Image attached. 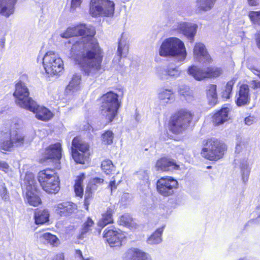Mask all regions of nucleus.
<instances>
[{"label":"nucleus","mask_w":260,"mask_h":260,"mask_svg":"<svg viewBox=\"0 0 260 260\" xmlns=\"http://www.w3.org/2000/svg\"><path fill=\"white\" fill-rule=\"evenodd\" d=\"M94 29L85 24L69 27L60 36L71 38L72 44L69 57L80 66L84 74L90 77L98 76L102 70L103 53L96 40L93 37Z\"/></svg>","instance_id":"f257e3e1"},{"label":"nucleus","mask_w":260,"mask_h":260,"mask_svg":"<svg viewBox=\"0 0 260 260\" xmlns=\"http://www.w3.org/2000/svg\"><path fill=\"white\" fill-rule=\"evenodd\" d=\"M161 56H172L178 61L184 60L187 53L183 42L177 38H170L165 40L159 49Z\"/></svg>","instance_id":"f03ea898"},{"label":"nucleus","mask_w":260,"mask_h":260,"mask_svg":"<svg viewBox=\"0 0 260 260\" xmlns=\"http://www.w3.org/2000/svg\"><path fill=\"white\" fill-rule=\"evenodd\" d=\"M118 95L113 92H108L101 98L100 111L101 114L111 122L117 115L118 110L120 106Z\"/></svg>","instance_id":"7ed1b4c3"},{"label":"nucleus","mask_w":260,"mask_h":260,"mask_svg":"<svg viewBox=\"0 0 260 260\" xmlns=\"http://www.w3.org/2000/svg\"><path fill=\"white\" fill-rule=\"evenodd\" d=\"M38 179L44 191L56 193L59 190V178L53 170L46 169L38 173Z\"/></svg>","instance_id":"20e7f679"},{"label":"nucleus","mask_w":260,"mask_h":260,"mask_svg":"<svg viewBox=\"0 0 260 260\" xmlns=\"http://www.w3.org/2000/svg\"><path fill=\"white\" fill-rule=\"evenodd\" d=\"M46 72L50 75H59L64 69V64L59 55L53 51H48L43 59Z\"/></svg>","instance_id":"39448f33"},{"label":"nucleus","mask_w":260,"mask_h":260,"mask_svg":"<svg viewBox=\"0 0 260 260\" xmlns=\"http://www.w3.org/2000/svg\"><path fill=\"white\" fill-rule=\"evenodd\" d=\"M225 146L215 138L207 141L201 151V155L210 160H216L222 157L225 150Z\"/></svg>","instance_id":"423d86ee"},{"label":"nucleus","mask_w":260,"mask_h":260,"mask_svg":"<svg viewBox=\"0 0 260 260\" xmlns=\"http://www.w3.org/2000/svg\"><path fill=\"white\" fill-rule=\"evenodd\" d=\"M192 119V115L190 112L180 111L172 117L170 122V130L176 134H181L189 127Z\"/></svg>","instance_id":"0eeeda50"},{"label":"nucleus","mask_w":260,"mask_h":260,"mask_svg":"<svg viewBox=\"0 0 260 260\" xmlns=\"http://www.w3.org/2000/svg\"><path fill=\"white\" fill-rule=\"evenodd\" d=\"M114 6V2L110 0H91L89 13L92 17L112 16Z\"/></svg>","instance_id":"6e6552de"},{"label":"nucleus","mask_w":260,"mask_h":260,"mask_svg":"<svg viewBox=\"0 0 260 260\" xmlns=\"http://www.w3.org/2000/svg\"><path fill=\"white\" fill-rule=\"evenodd\" d=\"M29 94L28 89L24 83L20 81L16 84L13 95L17 105L25 109L29 105H35V101L29 96Z\"/></svg>","instance_id":"1a4fd4ad"},{"label":"nucleus","mask_w":260,"mask_h":260,"mask_svg":"<svg viewBox=\"0 0 260 260\" xmlns=\"http://www.w3.org/2000/svg\"><path fill=\"white\" fill-rule=\"evenodd\" d=\"M188 73L196 80L200 81L205 78L217 77L222 73V71L217 67H210L202 69L192 66L188 68Z\"/></svg>","instance_id":"9d476101"},{"label":"nucleus","mask_w":260,"mask_h":260,"mask_svg":"<svg viewBox=\"0 0 260 260\" xmlns=\"http://www.w3.org/2000/svg\"><path fill=\"white\" fill-rule=\"evenodd\" d=\"M177 181L171 177H161L156 183L157 192L162 196L169 197L174 194L178 188Z\"/></svg>","instance_id":"9b49d317"},{"label":"nucleus","mask_w":260,"mask_h":260,"mask_svg":"<svg viewBox=\"0 0 260 260\" xmlns=\"http://www.w3.org/2000/svg\"><path fill=\"white\" fill-rule=\"evenodd\" d=\"M88 149V145L79 137L75 138L72 141V155L75 161L78 164H84L85 159L84 153Z\"/></svg>","instance_id":"f8f14e48"},{"label":"nucleus","mask_w":260,"mask_h":260,"mask_svg":"<svg viewBox=\"0 0 260 260\" xmlns=\"http://www.w3.org/2000/svg\"><path fill=\"white\" fill-rule=\"evenodd\" d=\"M197 28V24L184 21H177L172 26V30L182 33L191 42L193 41Z\"/></svg>","instance_id":"ddd939ff"},{"label":"nucleus","mask_w":260,"mask_h":260,"mask_svg":"<svg viewBox=\"0 0 260 260\" xmlns=\"http://www.w3.org/2000/svg\"><path fill=\"white\" fill-rule=\"evenodd\" d=\"M182 71L178 67L173 64H169L167 66L160 67L157 69V76L162 80H168L170 78L176 79L179 77Z\"/></svg>","instance_id":"4468645a"},{"label":"nucleus","mask_w":260,"mask_h":260,"mask_svg":"<svg viewBox=\"0 0 260 260\" xmlns=\"http://www.w3.org/2000/svg\"><path fill=\"white\" fill-rule=\"evenodd\" d=\"M249 85L242 84L240 85L235 96V101L239 107L249 104L250 101V94Z\"/></svg>","instance_id":"2eb2a0df"},{"label":"nucleus","mask_w":260,"mask_h":260,"mask_svg":"<svg viewBox=\"0 0 260 260\" xmlns=\"http://www.w3.org/2000/svg\"><path fill=\"white\" fill-rule=\"evenodd\" d=\"M20 125V122L17 120L13 121L11 124L10 134L13 147L21 146L24 143V136L16 130L19 128Z\"/></svg>","instance_id":"dca6fc26"},{"label":"nucleus","mask_w":260,"mask_h":260,"mask_svg":"<svg viewBox=\"0 0 260 260\" xmlns=\"http://www.w3.org/2000/svg\"><path fill=\"white\" fill-rule=\"evenodd\" d=\"M124 236L120 232L113 230H106L103 236L104 239L111 247L119 246L121 245V240Z\"/></svg>","instance_id":"f3484780"},{"label":"nucleus","mask_w":260,"mask_h":260,"mask_svg":"<svg viewBox=\"0 0 260 260\" xmlns=\"http://www.w3.org/2000/svg\"><path fill=\"white\" fill-rule=\"evenodd\" d=\"M35 105H29L26 109L36 114V118L40 120L48 121L53 117V114L44 107L39 106L35 101Z\"/></svg>","instance_id":"a211bd4d"},{"label":"nucleus","mask_w":260,"mask_h":260,"mask_svg":"<svg viewBox=\"0 0 260 260\" xmlns=\"http://www.w3.org/2000/svg\"><path fill=\"white\" fill-rule=\"evenodd\" d=\"M193 52L194 59L199 62H209L211 59L205 45L202 43H196Z\"/></svg>","instance_id":"6ab92c4d"},{"label":"nucleus","mask_w":260,"mask_h":260,"mask_svg":"<svg viewBox=\"0 0 260 260\" xmlns=\"http://www.w3.org/2000/svg\"><path fill=\"white\" fill-rule=\"evenodd\" d=\"M17 0H0V14L8 17L13 14Z\"/></svg>","instance_id":"aec40b11"},{"label":"nucleus","mask_w":260,"mask_h":260,"mask_svg":"<svg viewBox=\"0 0 260 260\" xmlns=\"http://www.w3.org/2000/svg\"><path fill=\"white\" fill-rule=\"evenodd\" d=\"M155 167L157 170L162 171H173L179 168V166L173 160L167 158H162L158 160Z\"/></svg>","instance_id":"412c9836"},{"label":"nucleus","mask_w":260,"mask_h":260,"mask_svg":"<svg viewBox=\"0 0 260 260\" xmlns=\"http://www.w3.org/2000/svg\"><path fill=\"white\" fill-rule=\"evenodd\" d=\"M45 155L47 159L59 160L61 157V144L57 143L50 145L46 149Z\"/></svg>","instance_id":"4be33fe9"},{"label":"nucleus","mask_w":260,"mask_h":260,"mask_svg":"<svg viewBox=\"0 0 260 260\" xmlns=\"http://www.w3.org/2000/svg\"><path fill=\"white\" fill-rule=\"evenodd\" d=\"M229 108H222L217 111L213 116V123L215 125H219L229 119Z\"/></svg>","instance_id":"5701e85b"},{"label":"nucleus","mask_w":260,"mask_h":260,"mask_svg":"<svg viewBox=\"0 0 260 260\" xmlns=\"http://www.w3.org/2000/svg\"><path fill=\"white\" fill-rule=\"evenodd\" d=\"M76 207L74 204L66 202L57 205L56 212L60 216H67L73 213Z\"/></svg>","instance_id":"b1692460"},{"label":"nucleus","mask_w":260,"mask_h":260,"mask_svg":"<svg viewBox=\"0 0 260 260\" xmlns=\"http://www.w3.org/2000/svg\"><path fill=\"white\" fill-rule=\"evenodd\" d=\"M114 212V208L113 207H109L107 208L106 213L102 215V218L98 222V225L102 228H104L108 224L113 222L112 215Z\"/></svg>","instance_id":"393cba45"},{"label":"nucleus","mask_w":260,"mask_h":260,"mask_svg":"<svg viewBox=\"0 0 260 260\" xmlns=\"http://www.w3.org/2000/svg\"><path fill=\"white\" fill-rule=\"evenodd\" d=\"M207 96L210 105L214 106L217 102L216 85L211 84L207 89Z\"/></svg>","instance_id":"a878e982"},{"label":"nucleus","mask_w":260,"mask_h":260,"mask_svg":"<svg viewBox=\"0 0 260 260\" xmlns=\"http://www.w3.org/2000/svg\"><path fill=\"white\" fill-rule=\"evenodd\" d=\"M49 213L46 210H37L35 213L34 218L37 224H42L49 220Z\"/></svg>","instance_id":"bb28decb"},{"label":"nucleus","mask_w":260,"mask_h":260,"mask_svg":"<svg viewBox=\"0 0 260 260\" xmlns=\"http://www.w3.org/2000/svg\"><path fill=\"white\" fill-rule=\"evenodd\" d=\"M12 148L11 135L10 133H5L0 137V149L8 151Z\"/></svg>","instance_id":"cd10ccee"},{"label":"nucleus","mask_w":260,"mask_h":260,"mask_svg":"<svg viewBox=\"0 0 260 260\" xmlns=\"http://www.w3.org/2000/svg\"><path fill=\"white\" fill-rule=\"evenodd\" d=\"M164 228L157 229L147 240V242L150 245L158 244L162 241L161 235Z\"/></svg>","instance_id":"c85d7f7f"},{"label":"nucleus","mask_w":260,"mask_h":260,"mask_svg":"<svg viewBox=\"0 0 260 260\" xmlns=\"http://www.w3.org/2000/svg\"><path fill=\"white\" fill-rule=\"evenodd\" d=\"M173 91L171 89L161 88L158 93V98L160 101L168 103L173 99Z\"/></svg>","instance_id":"c756f323"},{"label":"nucleus","mask_w":260,"mask_h":260,"mask_svg":"<svg viewBox=\"0 0 260 260\" xmlns=\"http://www.w3.org/2000/svg\"><path fill=\"white\" fill-rule=\"evenodd\" d=\"M26 200L28 203L31 206H37L41 203V200L36 191H27L26 193Z\"/></svg>","instance_id":"7c9ffc66"},{"label":"nucleus","mask_w":260,"mask_h":260,"mask_svg":"<svg viewBox=\"0 0 260 260\" xmlns=\"http://www.w3.org/2000/svg\"><path fill=\"white\" fill-rule=\"evenodd\" d=\"M40 239L44 243L49 244L53 246H57L59 244V240L56 236L49 233L42 234Z\"/></svg>","instance_id":"2f4dec72"},{"label":"nucleus","mask_w":260,"mask_h":260,"mask_svg":"<svg viewBox=\"0 0 260 260\" xmlns=\"http://www.w3.org/2000/svg\"><path fill=\"white\" fill-rule=\"evenodd\" d=\"M81 80V75L78 74H74L71 81L67 87V91L68 92V90L72 92L77 91L79 88Z\"/></svg>","instance_id":"473e14b6"},{"label":"nucleus","mask_w":260,"mask_h":260,"mask_svg":"<svg viewBox=\"0 0 260 260\" xmlns=\"http://www.w3.org/2000/svg\"><path fill=\"white\" fill-rule=\"evenodd\" d=\"M216 0H197V8L200 11L206 12L213 7Z\"/></svg>","instance_id":"72a5a7b5"},{"label":"nucleus","mask_w":260,"mask_h":260,"mask_svg":"<svg viewBox=\"0 0 260 260\" xmlns=\"http://www.w3.org/2000/svg\"><path fill=\"white\" fill-rule=\"evenodd\" d=\"M84 179L85 175L83 174L78 176L74 185V191L76 196L80 198L82 197L83 194L82 183Z\"/></svg>","instance_id":"f704fd0d"},{"label":"nucleus","mask_w":260,"mask_h":260,"mask_svg":"<svg viewBox=\"0 0 260 260\" xmlns=\"http://www.w3.org/2000/svg\"><path fill=\"white\" fill-rule=\"evenodd\" d=\"M25 183L26 186L27 191H36L37 183L35 180L34 175L32 173L27 174L25 177Z\"/></svg>","instance_id":"c9c22d12"},{"label":"nucleus","mask_w":260,"mask_h":260,"mask_svg":"<svg viewBox=\"0 0 260 260\" xmlns=\"http://www.w3.org/2000/svg\"><path fill=\"white\" fill-rule=\"evenodd\" d=\"M248 69L255 75L258 76L260 79V70L256 67L250 66L248 67ZM250 86L253 89H255L257 88H260V80L253 79L249 82Z\"/></svg>","instance_id":"e433bc0d"},{"label":"nucleus","mask_w":260,"mask_h":260,"mask_svg":"<svg viewBox=\"0 0 260 260\" xmlns=\"http://www.w3.org/2000/svg\"><path fill=\"white\" fill-rule=\"evenodd\" d=\"M140 250L136 248L128 249L123 255V260H137Z\"/></svg>","instance_id":"4c0bfd02"},{"label":"nucleus","mask_w":260,"mask_h":260,"mask_svg":"<svg viewBox=\"0 0 260 260\" xmlns=\"http://www.w3.org/2000/svg\"><path fill=\"white\" fill-rule=\"evenodd\" d=\"M94 225L93 221L89 217L87 218L86 221H85L81 228V235L82 238L84 237V235L86 234L89 233L91 231L92 228Z\"/></svg>","instance_id":"58836bf2"},{"label":"nucleus","mask_w":260,"mask_h":260,"mask_svg":"<svg viewBox=\"0 0 260 260\" xmlns=\"http://www.w3.org/2000/svg\"><path fill=\"white\" fill-rule=\"evenodd\" d=\"M128 51V47L126 41L122 38L119 41L118 54L120 57L126 56Z\"/></svg>","instance_id":"ea45409f"},{"label":"nucleus","mask_w":260,"mask_h":260,"mask_svg":"<svg viewBox=\"0 0 260 260\" xmlns=\"http://www.w3.org/2000/svg\"><path fill=\"white\" fill-rule=\"evenodd\" d=\"M119 223L129 228H133L135 225L132 218L128 214H124L120 217Z\"/></svg>","instance_id":"a19ab883"},{"label":"nucleus","mask_w":260,"mask_h":260,"mask_svg":"<svg viewBox=\"0 0 260 260\" xmlns=\"http://www.w3.org/2000/svg\"><path fill=\"white\" fill-rule=\"evenodd\" d=\"M101 168L105 173L109 174L114 170V165L111 160L106 159L102 161Z\"/></svg>","instance_id":"79ce46f5"},{"label":"nucleus","mask_w":260,"mask_h":260,"mask_svg":"<svg viewBox=\"0 0 260 260\" xmlns=\"http://www.w3.org/2000/svg\"><path fill=\"white\" fill-rule=\"evenodd\" d=\"M234 82L233 81L231 80L229 81L225 87V89L222 92V97L226 99H229L230 98L231 94L233 90V87L234 86Z\"/></svg>","instance_id":"37998d69"},{"label":"nucleus","mask_w":260,"mask_h":260,"mask_svg":"<svg viewBox=\"0 0 260 260\" xmlns=\"http://www.w3.org/2000/svg\"><path fill=\"white\" fill-rule=\"evenodd\" d=\"M102 141L105 144H111L113 143L114 134L110 131H107L102 136Z\"/></svg>","instance_id":"c03bdc74"},{"label":"nucleus","mask_w":260,"mask_h":260,"mask_svg":"<svg viewBox=\"0 0 260 260\" xmlns=\"http://www.w3.org/2000/svg\"><path fill=\"white\" fill-rule=\"evenodd\" d=\"M249 17L254 23L260 24V11H251L249 13Z\"/></svg>","instance_id":"a18cd8bd"},{"label":"nucleus","mask_w":260,"mask_h":260,"mask_svg":"<svg viewBox=\"0 0 260 260\" xmlns=\"http://www.w3.org/2000/svg\"><path fill=\"white\" fill-rule=\"evenodd\" d=\"M103 182L104 179L102 178H94L91 180L89 183V186H90L91 189L94 190L97 186L102 184Z\"/></svg>","instance_id":"49530a36"},{"label":"nucleus","mask_w":260,"mask_h":260,"mask_svg":"<svg viewBox=\"0 0 260 260\" xmlns=\"http://www.w3.org/2000/svg\"><path fill=\"white\" fill-rule=\"evenodd\" d=\"M242 179L244 182H246L248 180L249 174V169L247 164L243 165L241 167Z\"/></svg>","instance_id":"de8ad7c7"},{"label":"nucleus","mask_w":260,"mask_h":260,"mask_svg":"<svg viewBox=\"0 0 260 260\" xmlns=\"http://www.w3.org/2000/svg\"><path fill=\"white\" fill-rule=\"evenodd\" d=\"M179 93L187 100L188 96H191L192 92L189 90V88L187 86H182L179 90Z\"/></svg>","instance_id":"09e8293b"},{"label":"nucleus","mask_w":260,"mask_h":260,"mask_svg":"<svg viewBox=\"0 0 260 260\" xmlns=\"http://www.w3.org/2000/svg\"><path fill=\"white\" fill-rule=\"evenodd\" d=\"M0 194L2 198L5 201H8L9 199V194L5 185H2L0 188Z\"/></svg>","instance_id":"8fccbe9b"},{"label":"nucleus","mask_w":260,"mask_h":260,"mask_svg":"<svg viewBox=\"0 0 260 260\" xmlns=\"http://www.w3.org/2000/svg\"><path fill=\"white\" fill-rule=\"evenodd\" d=\"M137 260H151L150 256L146 253L140 250Z\"/></svg>","instance_id":"3c124183"},{"label":"nucleus","mask_w":260,"mask_h":260,"mask_svg":"<svg viewBox=\"0 0 260 260\" xmlns=\"http://www.w3.org/2000/svg\"><path fill=\"white\" fill-rule=\"evenodd\" d=\"M82 0H72L71 9L75 10L77 8L80 7Z\"/></svg>","instance_id":"603ef678"},{"label":"nucleus","mask_w":260,"mask_h":260,"mask_svg":"<svg viewBox=\"0 0 260 260\" xmlns=\"http://www.w3.org/2000/svg\"><path fill=\"white\" fill-rule=\"evenodd\" d=\"M138 175L141 179L147 181L148 180V173L146 171H141L138 173Z\"/></svg>","instance_id":"864d4df0"},{"label":"nucleus","mask_w":260,"mask_h":260,"mask_svg":"<svg viewBox=\"0 0 260 260\" xmlns=\"http://www.w3.org/2000/svg\"><path fill=\"white\" fill-rule=\"evenodd\" d=\"M245 123L247 125L252 124L255 121V118L253 116H249L245 118Z\"/></svg>","instance_id":"5fc2aeb1"},{"label":"nucleus","mask_w":260,"mask_h":260,"mask_svg":"<svg viewBox=\"0 0 260 260\" xmlns=\"http://www.w3.org/2000/svg\"><path fill=\"white\" fill-rule=\"evenodd\" d=\"M76 256L80 259V260H90L89 257H84L82 253V252L80 250H76Z\"/></svg>","instance_id":"6e6d98bb"},{"label":"nucleus","mask_w":260,"mask_h":260,"mask_svg":"<svg viewBox=\"0 0 260 260\" xmlns=\"http://www.w3.org/2000/svg\"><path fill=\"white\" fill-rule=\"evenodd\" d=\"M0 169L7 172L9 169V165L4 161H0Z\"/></svg>","instance_id":"4d7b16f0"},{"label":"nucleus","mask_w":260,"mask_h":260,"mask_svg":"<svg viewBox=\"0 0 260 260\" xmlns=\"http://www.w3.org/2000/svg\"><path fill=\"white\" fill-rule=\"evenodd\" d=\"M109 187L111 188V192H112L113 190L116 189V185L114 180L110 182Z\"/></svg>","instance_id":"13d9d810"},{"label":"nucleus","mask_w":260,"mask_h":260,"mask_svg":"<svg viewBox=\"0 0 260 260\" xmlns=\"http://www.w3.org/2000/svg\"><path fill=\"white\" fill-rule=\"evenodd\" d=\"M53 260H64V256L62 253L57 254Z\"/></svg>","instance_id":"bf43d9fd"},{"label":"nucleus","mask_w":260,"mask_h":260,"mask_svg":"<svg viewBox=\"0 0 260 260\" xmlns=\"http://www.w3.org/2000/svg\"><path fill=\"white\" fill-rule=\"evenodd\" d=\"M89 195L88 194L87 196H85V200H84V206L85 207V209L86 210H88V205H89V203L88 202V196Z\"/></svg>","instance_id":"052dcab7"},{"label":"nucleus","mask_w":260,"mask_h":260,"mask_svg":"<svg viewBox=\"0 0 260 260\" xmlns=\"http://www.w3.org/2000/svg\"><path fill=\"white\" fill-rule=\"evenodd\" d=\"M248 2L251 6H256L258 4V0H248Z\"/></svg>","instance_id":"680f3d73"},{"label":"nucleus","mask_w":260,"mask_h":260,"mask_svg":"<svg viewBox=\"0 0 260 260\" xmlns=\"http://www.w3.org/2000/svg\"><path fill=\"white\" fill-rule=\"evenodd\" d=\"M257 45L258 48L260 49V32L258 34L257 36Z\"/></svg>","instance_id":"e2e57ef3"},{"label":"nucleus","mask_w":260,"mask_h":260,"mask_svg":"<svg viewBox=\"0 0 260 260\" xmlns=\"http://www.w3.org/2000/svg\"><path fill=\"white\" fill-rule=\"evenodd\" d=\"M238 260H248V259H247L246 257H243V258H240L238 259Z\"/></svg>","instance_id":"0e129e2a"},{"label":"nucleus","mask_w":260,"mask_h":260,"mask_svg":"<svg viewBox=\"0 0 260 260\" xmlns=\"http://www.w3.org/2000/svg\"><path fill=\"white\" fill-rule=\"evenodd\" d=\"M136 119L137 121H138V119H137V117H136Z\"/></svg>","instance_id":"69168bd1"}]
</instances>
